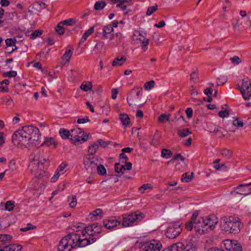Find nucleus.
<instances>
[{
  "mask_svg": "<svg viewBox=\"0 0 251 251\" xmlns=\"http://www.w3.org/2000/svg\"><path fill=\"white\" fill-rule=\"evenodd\" d=\"M223 246L227 251H242L241 246L236 241L226 240L223 242Z\"/></svg>",
  "mask_w": 251,
  "mask_h": 251,
  "instance_id": "nucleus-14",
  "label": "nucleus"
},
{
  "mask_svg": "<svg viewBox=\"0 0 251 251\" xmlns=\"http://www.w3.org/2000/svg\"><path fill=\"white\" fill-rule=\"evenodd\" d=\"M17 72L15 71H11L7 72H5L3 74L4 77L8 76L9 77H14L17 75Z\"/></svg>",
  "mask_w": 251,
  "mask_h": 251,
  "instance_id": "nucleus-54",
  "label": "nucleus"
},
{
  "mask_svg": "<svg viewBox=\"0 0 251 251\" xmlns=\"http://www.w3.org/2000/svg\"><path fill=\"white\" fill-rule=\"evenodd\" d=\"M113 31V26L110 25H107L103 27L102 36L104 38H107L109 35Z\"/></svg>",
  "mask_w": 251,
  "mask_h": 251,
  "instance_id": "nucleus-25",
  "label": "nucleus"
},
{
  "mask_svg": "<svg viewBox=\"0 0 251 251\" xmlns=\"http://www.w3.org/2000/svg\"><path fill=\"white\" fill-rule=\"evenodd\" d=\"M82 131L80 128L71 129L70 131L71 138H74L76 135L80 134Z\"/></svg>",
  "mask_w": 251,
  "mask_h": 251,
  "instance_id": "nucleus-48",
  "label": "nucleus"
},
{
  "mask_svg": "<svg viewBox=\"0 0 251 251\" xmlns=\"http://www.w3.org/2000/svg\"><path fill=\"white\" fill-rule=\"evenodd\" d=\"M181 223L179 222H173L167 228L166 237L169 239H174L178 236L182 231Z\"/></svg>",
  "mask_w": 251,
  "mask_h": 251,
  "instance_id": "nucleus-8",
  "label": "nucleus"
},
{
  "mask_svg": "<svg viewBox=\"0 0 251 251\" xmlns=\"http://www.w3.org/2000/svg\"><path fill=\"white\" fill-rule=\"evenodd\" d=\"M59 134L64 139H69L71 140L70 131L67 129L61 128L59 130Z\"/></svg>",
  "mask_w": 251,
  "mask_h": 251,
  "instance_id": "nucleus-32",
  "label": "nucleus"
},
{
  "mask_svg": "<svg viewBox=\"0 0 251 251\" xmlns=\"http://www.w3.org/2000/svg\"><path fill=\"white\" fill-rule=\"evenodd\" d=\"M221 154L223 157L227 159H229L232 157L233 152L232 151L230 150L224 149L221 150Z\"/></svg>",
  "mask_w": 251,
  "mask_h": 251,
  "instance_id": "nucleus-29",
  "label": "nucleus"
},
{
  "mask_svg": "<svg viewBox=\"0 0 251 251\" xmlns=\"http://www.w3.org/2000/svg\"><path fill=\"white\" fill-rule=\"evenodd\" d=\"M136 40H138L140 41L141 44L142 49L144 51H146L148 49V46L149 43V40L148 39L144 38L143 40H141L140 38L136 39Z\"/></svg>",
  "mask_w": 251,
  "mask_h": 251,
  "instance_id": "nucleus-36",
  "label": "nucleus"
},
{
  "mask_svg": "<svg viewBox=\"0 0 251 251\" xmlns=\"http://www.w3.org/2000/svg\"><path fill=\"white\" fill-rule=\"evenodd\" d=\"M190 80L194 83H196L198 81V76L195 72H193L191 74Z\"/></svg>",
  "mask_w": 251,
  "mask_h": 251,
  "instance_id": "nucleus-64",
  "label": "nucleus"
},
{
  "mask_svg": "<svg viewBox=\"0 0 251 251\" xmlns=\"http://www.w3.org/2000/svg\"><path fill=\"white\" fill-rule=\"evenodd\" d=\"M231 62L234 65H238L241 62V60L238 56H234L230 58Z\"/></svg>",
  "mask_w": 251,
  "mask_h": 251,
  "instance_id": "nucleus-60",
  "label": "nucleus"
},
{
  "mask_svg": "<svg viewBox=\"0 0 251 251\" xmlns=\"http://www.w3.org/2000/svg\"><path fill=\"white\" fill-rule=\"evenodd\" d=\"M42 33L43 31L42 30H36L31 34L30 38L32 39H34L37 37L40 36Z\"/></svg>",
  "mask_w": 251,
  "mask_h": 251,
  "instance_id": "nucleus-55",
  "label": "nucleus"
},
{
  "mask_svg": "<svg viewBox=\"0 0 251 251\" xmlns=\"http://www.w3.org/2000/svg\"><path fill=\"white\" fill-rule=\"evenodd\" d=\"M38 6H40L39 9H44L47 6L46 4L42 1L36 2L33 4V7L35 9H38V7H36Z\"/></svg>",
  "mask_w": 251,
  "mask_h": 251,
  "instance_id": "nucleus-53",
  "label": "nucleus"
},
{
  "mask_svg": "<svg viewBox=\"0 0 251 251\" xmlns=\"http://www.w3.org/2000/svg\"><path fill=\"white\" fill-rule=\"evenodd\" d=\"M143 89L141 87H135L130 90L127 97V103L130 106L139 104L142 106L146 102V100H142Z\"/></svg>",
  "mask_w": 251,
  "mask_h": 251,
  "instance_id": "nucleus-5",
  "label": "nucleus"
},
{
  "mask_svg": "<svg viewBox=\"0 0 251 251\" xmlns=\"http://www.w3.org/2000/svg\"><path fill=\"white\" fill-rule=\"evenodd\" d=\"M144 218V214L142 213H132L127 217L123 218L122 226L124 227L130 226L134 222L141 221Z\"/></svg>",
  "mask_w": 251,
  "mask_h": 251,
  "instance_id": "nucleus-9",
  "label": "nucleus"
},
{
  "mask_svg": "<svg viewBox=\"0 0 251 251\" xmlns=\"http://www.w3.org/2000/svg\"><path fill=\"white\" fill-rule=\"evenodd\" d=\"M98 174L100 176H104L106 174V170L104 166L102 165L99 164L97 167V170Z\"/></svg>",
  "mask_w": 251,
  "mask_h": 251,
  "instance_id": "nucleus-37",
  "label": "nucleus"
},
{
  "mask_svg": "<svg viewBox=\"0 0 251 251\" xmlns=\"http://www.w3.org/2000/svg\"><path fill=\"white\" fill-rule=\"evenodd\" d=\"M172 155L171 151L169 150L163 149L161 151V157L165 158H169Z\"/></svg>",
  "mask_w": 251,
  "mask_h": 251,
  "instance_id": "nucleus-42",
  "label": "nucleus"
},
{
  "mask_svg": "<svg viewBox=\"0 0 251 251\" xmlns=\"http://www.w3.org/2000/svg\"><path fill=\"white\" fill-rule=\"evenodd\" d=\"M30 163L28 165V170L31 174L36 178H44L47 179L49 176V174L44 171L41 168L46 161V159L41 156L40 151L36 150L30 155Z\"/></svg>",
  "mask_w": 251,
  "mask_h": 251,
  "instance_id": "nucleus-2",
  "label": "nucleus"
},
{
  "mask_svg": "<svg viewBox=\"0 0 251 251\" xmlns=\"http://www.w3.org/2000/svg\"><path fill=\"white\" fill-rule=\"evenodd\" d=\"M100 158L98 156L85 155L83 157V162L87 172L93 174L96 173L97 167L100 163Z\"/></svg>",
  "mask_w": 251,
  "mask_h": 251,
  "instance_id": "nucleus-7",
  "label": "nucleus"
},
{
  "mask_svg": "<svg viewBox=\"0 0 251 251\" xmlns=\"http://www.w3.org/2000/svg\"><path fill=\"white\" fill-rule=\"evenodd\" d=\"M194 177V173L192 172L191 175L189 173L184 174L181 177V181L185 182H189L191 181Z\"/></svg>",
  "mask_w": 251,
  "mask_h": 251,
  "instance_id": "nucleus-34",
  "label": "nucleus"
},
{
  "mask_svg": "<svg viewBox=\"0 0 251 251\" xmlns=\"http://www.w3.org/2000/svg\"><path fill=\"white\" fill-rule=\"evenodd\" d=\"M102 212L101 209L98 208L90 213L89 217V218L91 219V220L100 219L102 217Z\"/></svg>",
  "mask_w": 251,
  "mask_h": 251,
  "instance_id": "nucleus-22",
  "label": "nucleus"
},
{
  "mask_svg": "<svg viewBox=\"0 0 251 251\" xmlns=\"http://www.w3.org/2000/svg\"><path fill=\"white\" fill-rule=\"evenodd\" d=\"M101 226L98 223H94L85 228L82 231L83 236L87 234L89 236H94L95 233H99L101 231Z\"/></svg>",
  "mask_w": 251,
  "mask_h": 251,
  "instance_id": "nucleus-13",
  "label": "nucleus"
},
{
  "mask_svg": "<svg viewBox=\"0 0 251 251\" xmlns=\"http://www.w3.org/2000/svg\"><path fill=\"white\" fill-rule=\"evenodd\" d=\"M73 52L72 50H69L65 51V53L63 55L62 60L65 62H67L69 61L70 58L72 56Z\"/></svg>",
  "mask_w": 251,
  "mask_h": 251,
  "instance_id": "nucleus-40",
  "label": "nucleus"
},
{
  "mask_svg": "<svg viewBox=\"0 0 251 251\" xmlns=\"http://www.w3.org/2000/svg\"><path fill=\"white\" fill-rule=\"evenodd\" d=\"M42 145L55 148L57 145V142L53 138H46Z\"/></svg>",
  "mask_w": 251,
  "mask_h": 251,
  "instance_id": "nucleus-27",
  "label": "nucleus"
},
{
  "mask_svg": "<svg viewBox=\"0 0 251 251\" xmlns=\"http://www.w3.org/2000/svg\"><path fill=\"white\" fill-rule=\"evenodd\" d=\"M236 193L247 196L251 194V188H249L246 183H242L234 188Z\"/></svg>",
  "mask_w": 251,
  "mask_h": 251,
  "instance_id": "nucleus-17",
  "label": "nucleus"
},
{
  "mask_svg": "<svg viewBox=\"0 0 251 251\" xmlns=\"http://www.w3.org/2000/svg\"><path fill=\"white\" fill-rule=\"evenodd\" d=\"M14 207V202L11 201H7L5 204V210L11 211H12Z\"/></svg>",
  "mask_w": 251,
  "mask_h": 251,
  "instance_id": "nucleus-45",
  "label": "nucleus"
},
{
  "mask_svg": "<svg viewBox=\"0 0 251 251\" xmlns=\"http://www.w3.org/2000/svg\"><path fill=\"white\" fill-rule=\"evenodd\" d=\"M240 91L245 100L250 99L251 97V83L248 78L243 79L241 87H240Z\"/></svg>",
  "mask_w": 251,
  "mask_h": 251,
  "instance_id": "nucleus-12",
  "label": "nucleus"
},
{
  "mask_svg": "<svg viewBox=\"0 0 251 251\" xmlns=\"http://www.w3.org/2000/svg\"><path fill=\"white\" fill-rule=\"evenodd\" d=\"M120 222L115 218L112 217L103 220V225L107 229H113L114 227L120 225Z\"/></svg>",
  "mask_w": 251,
  "mask_h": 251,
  "instance_id": "nucleus-19",
  "label": "nucleus"
},
{
  "mask_svg": "<svg viewBox=\"0 0 251 251\" xmlns=\"http://www.w3.org/2000/svg\"><path fill=\"white\" fill-rule=\"evenodd\" d=\"M144 218V214L142 213H132L127 217L123 218L122 226L124 227L130 226L134 222L141 221Z\"/></svg>",
  "mask_w": 251,
  "mask_h": 251,
  "instance_id": "nucleus-10",
  "label": "nucleus"
},
{
  "mask_svg": "<svg viewBox=\"0 0 251 251\" xmlns=\"http://www.w3.org/2000/svg\"><path fill=\"white\" fill-rule=\"evenodd\" d=\"M217 84L218 86L222 85L227 80V77L225 75H221L217 78Z\"/></svg>",
  "mask_w": 251,
  "mask_h": 251,
  "instance_id": "nucleus-44",
  "label": "nucleus"
},
{
  "mask_svg": "<svg viewBox=\"0 0 251 251\" xmlns=\"http://www.w3.org/2000/svg\"><path fill=\"white\" fill-rule=\"evenodd\" d=\"M181 245L180 244H175L172 246L164 249L163 251H178V248H180Z\"/></svg>",
  "mask_w": 251,
  "mask_h": 251,
  "instance_id": "nucleus-41",
  "label": "nucleus"
},
{
  "mask_svg": "<svg viewBox=\"0 0 251 251\" xmlns=\"http://www.w3.org/2000/svg\"><path fill=\"white\" fill-rule=\"evenodd\" d=\"M98 143L99 146L102 147L103 148L106 147L108 145H109L111 143L110 141H104L102 139H99L97 142Z\"/></svg>",
  "mask_w": 251,
  "mask_h": 251,
  "instance_id": "nucleus-56",
  "label": "nucleus"
},
{
  "mask_svg": "<svg viewBox=\"0 0 251 251\" xmlns=\"http://www.w3.org/2000/svg\"><path fill=\"white\" fill-rule=\"evenodd\" d=\"M157 5L155 4L153 6H151L148 7L147 12H146V15L147 16H151L152 13H153L156 10H157Z\"/></svg>",
  "mask_w": 251,
  "mask_h": 251,
  "instance_id": "nucleus-49",
  "label": "nucleus"
},
{
  "mask_svg": "<svg viewBox=\"0 0 251 251\" xmlns=\"http://www.w3.org/2000/svg\"><path fill=\"white\" fill-rule=\"evenodd\" d=\"M160 134L157 131L155 132L154 134L153 139L151 142L150 143L151 145L156 146L158 145V141L160 140Z\"/></svg>",
  "mask_w": 251,
  "mask_h": 251,
  "instance_id": "nucleus-38",
  "label": "nucleus"
},
{
  "mask_svg": "<svg viewBox=\"0 0 251 251\" xmlns=\"http://www.w3.org/2000/svg\"><path fill=\"white\" fill-rule=\"evenodd\" d=\"M35 228V226L32 225L31 224H28L26 227L21 228L20 230L22 231L25 232V231H28L30 229H34Z\"/></svg>",
  "mask_w": 251,
  "mask_h": 251,
  "instance_id": "nucleus-62",
  "label": "nucleus"
},
{
  "mask_svg": "<svg viewBox=\"0 0 251 251\" xmlns=\"http://www.w3.org/2000/svg\"><path fill=\"white\" fill-rule=\"evenodd\" d=\"M204 93L208 96L207 102H210L212 99L211 97V95L212 94V89L211 87L207 88L203 91Z\"/></svg>",
  "mask_w": 251,
  "mask_h": 251,
  "instance_id": "nucleus-47",
  "label": "nucleus"
},
{
  "mask_svg": "<svg viewBox=\"0 0 251 251\" xmlns=\"http://www.w3.org/2000/svg\"><path fill=\"white\" fill-rule=\"evenodd\" d=\"M99 148V145L98 143L95 142L91 145H90L88 149V152L89 154L91 156H92V155L94 154L97 151Z\"/></svg>",
  "mask_w": 251,
  "mask_h": 251,
  "instance_id": "nucleus-31",
  "label": "nucleus"
},
{
  "mask_svg": "<svg viewBox=\"0 0 251 251\" xmlns=\"http://www.w3.org/2000/svg\"><path fill=\"white\" fill-rule=\"evenodd\" d=\"M89 137H90L89 133L85 134L84 131H82L80 134L76 135L74 138H71V140L75 145H77L87 141Z\"/></svg>",
  "mask_w": 251,
  "mask_h": 251,
  "instance_id": "nucleus-18",
  "label": "nucleus"
},
{
  "mask_svg": "<svg viewBox=\"0 0 251 251\" xmlns=\"http://www.w3.org/2000/svg\"><path fill=\"white\" fill-rule=\"evenodd\" d=\"M62 23L61 22H60L58 24L57 26L55 27V30L59 34V35H62L64 33V28L62 25Z\"/></svg>",
  "mask_w": 251,
  "mask_h": 251,
  "instance_id": "nucleus-51",
  "label": "nucleus"
},
{
  "mask_svg": "<svg viewBox=\"0 0 251 251\" xmlns=\"http://www.w3.org/2000/svg\"><path fill=\"white\" fill-rule=\"evenodd\" d=\"M170 114L166 115L165 114H161L158 117V121L160 123H163L165 121H169Z\"/></svg>",
  "mask_w": 251,
  "mask_h": 251,
  "instance_id": "nucleus-52",
  "label": "nucleus"
},
{
  "mask_svg": "<svg viewBox=\"0 0 251 251\" xmlns=\"http://www.w3.org/2000/svg\"><path fill=\"white\" fill-rule=\"evenodd\" d=\"M154 81L153 80H151L148 81L144 84V88L146 90H150L154 87Z\"/></svg>",
  "mask_w": 251,
  "mask_h": 251,
  "instance_id": "nucleus-59",
  "label": "nucleus"
},
{
  "mask_svg": "<svg viewBox=\"0 0 251 251\" xmlns=\"http://www.w3.org/2000/svg\"><path fill=\"white\" fill-rule=\"evenodd\" d=\"M115 170L117 173H121L123 174L124 173L126 168L124 165H121L120 163H117L115 165Z\"/></svg>",
  "mask_w": 251,
  "mask_h": 251,
  "instance_id": "nucleus-39",
  "label": "nucleus"
},
{
  "mask_svg": "<svg viewBox=\"0 0 251 251\" xmlns=\"http://www.w3.org/2000/svg\"><path fill=\"white\" fill-rule=\"evenodd\" d=\"M151 188H152V187L151 186L150 184H144L142 186L139 187V190L141 193H143L144 192L145 190H146V189H151Z\"/></svg>",
  "mask_w": 251,
  "mask_h": 251,
  "instance_id": "nucleus-61",
  "label": "nucleus"
},
{
  "mask_svg": "<svg viewBox=\"0 0 251 251\" xmlns=\"http://www.w3.org/2000/svg\"><path fill=\"white\" fill-rule=\"evenodd\" d=\"M76 233H72L64 237L58 245V251H70L75 248L74 241L78 240Z\"/></svg>",
  "mask_w": 251,
  "mask_h": 251,
  "instance_id": "nucleus-6",
  "label": "nucleus"
},
{
  "mask_svg": "<svg viewBox=\"0 0 251 251\" xmlns=\"http://www.w3.org/2000/svg\"><path fill=\"white\" fill-rule=\"evenodd\" d=\"M221 229L226 232L237 234L243 227L240 219L233 217L223 218L221 221Z\"/></svg>",
  "mask_w": 251,
  "mask_h": 251,
  "instance_id": "nucleus-4",
  "label": "nucleus"
},
{
  "mask_svg": "<svg viewBox=\"0 0 251 251\" xmlns=\"http://www.w3.org/2000/svg\"><path fill=\"white\" fill-rule=\"evenodd\" d=\"M199 212L195 211L192 214L189 222L186 223L185 227L189 231H191L193 228L195 230L200 234L206 233V229L205 228V221L204 217H199Z\"/></svg>",
  "mask_w": 251,
  "mask_h": 251,
  "instance_id": "nucleus-3",
  "label": "nucleus"
},
{
  "mask_svg": "<svg viewBox=\"0 0 251 251\" xmlns=\"http://www.w3.org/2000/svg\"><path fill=\"white\" fill-rule=\"evenodd\" d=\"M93 85L91 81H83L80 85V88L85 92L92 90Z\"/></svg>",
  "mask_w": 251,
  "mask_h": 251,
  "instance_id": "nucleus-24",
  "label": "nucleus"
},
{
  "mask_svg": "<svg viewBox=\"0 0 251 251\" xmlns=\"http://www.w3.org/2000/svg\"><path fill=\"white\" fill-rule=\"evenodd\" d=\"M68 165L67 164L62 163L58 167L56 171L58 172L60 174H63L65 172L64 169Z\"/></svg>",
  "mask_w": 251,
  "mask_h": 251,
  "instance_id": "nucleus-58",
  "label": "nucleus"
},
{
  "mask_svg": "<svg viewBox=\"0 0 251 251\" xmlns=\"http://www.w3.org/2000/svg\"><path fill=\"white\" fill-rule=\"evenodd\" d=\"M69 205L71 208L75 207L77 203L76 197L75 195H72L68 197Z\"/></svg>",
  "mask_w": 251,
  "mask_h": 251,
  "instance_id": "nucleus-33",
  "label": "nucleus"
},
{
  "mask_svg": "<svg viewBox=\"0 0 251 251\" xmlns=\"http://www.w3.org/2000/svg\"><path fill=\"white\" fill-rule=\"evenodd\" d=\"M2 103L8 106H13L14 102L13 100L10 98H3L1 99Z\"/></svg>",
  "mask_w": 251,
  "mask_h": 251,
  "instance_id": "nucleus-43",
  "label": "nucleus"
},
{
  "mask_svg": "<svg viewBox=\"0 0 251 251\" xmlns=\"http://www.w3.org/2000/svg\"><path fill=\"white\" fill-rule=\"evenodd\" d=\"M191 132L189 131V129L186 128L182 130L178 131V136L181 137H186L188 134H191Z\"/></svg>",
  "mask_w": 251,
  "mask_h": 251,
  "instance_id": "nucleus-50",
  "label": "nucleus"
},
{
  "mask_svg": "<svg viewBox=\"0 0 251 251\" xmlns=\"http://www.w3.org/2000/svg\"><path fill=\"white\" fill-rule=\"evenodd\" d=\"M94 31V27H91L88 30L86 31L85 33L83 34L81 39H80L79 41V44H83L84 41H85L87 39V38Z\"/></svg>",
  "mask_w": 251,
  "mask_h": 251,
  "instance_id": "nucleus-26",
  "label": "nucleus"
},
{
  "mask_svg": "<svg viewBox=\"0 0 251 251\" xmlns=\"http://www.w3.org/2000/svg\"><path fill=\"white\" fill-rule=\"evenodd\" d=\"M205 218V228L206 229V233L209 230H213L216 225L218 222V219L214 216H209Z\"/></svg>",
  "mask_w": 251,
  "mask_h": 251,
  "instance_id": "nucleus-16",
  "label": "nucleus"
},
{
  "mask_svg": "<svg viewBox=\"0 0 251 251\" xmlns=\"http://www.w3.org/2000/svg\"><path fill=\"white\" fill-rule=\"evenodd\" d=\"M120 119L123 125L125 126H128L130 124L129 118L126 114H121L120 116Z\"/></svg>",
  "mask_w": 251,
  "mask_h": 251,
  "instance_id": "nucleus-28",
  "label": "nucleus"
},
{
  "mask_svg": "<svg viewBox=\"0 0 251 251\" xmlns=\"http://www.w3.org/2000/svg\"><path fill=\"white\" fill-rule=\"evenodd\" d=\"M176 244H180L181 247L178 248V251H196V247L193 245H187L186 246L181 242H178Z\"/></svg>",
  "mask_w": 251,
  "mask_h": 251,
  "instance_id": "nucleus-23",
  "label": "nucleus"
},
{
  "mask_svg": "<svg viewBox=\"0 0 251 251\" xmlns=\"http://www.w3.org/2000/svg\"><path fill=\"white\" fill-rule=\"evenodd\" d=\"M76 236L77 237V238H78V240L74 241L75 247H84L88 245L94 243L97 240V238L96 237L91 238L90 237L89 238H85L80 239V236L76 233Z\"/></svg>",
  "mask_w": 251,
  "mask_h": 251,
  "instance_id": "nucleus-15",
  "label": "nucleus"
},
{
  "mask_svg": "<svg viewBox=\"0 0 251 251\" xmlns=\"http://www.w3.org/2000/svg\"><path fill=\"white\" fill-rule=\"evenodd\" d=\"M233 125L237 127H242L243 123L237 118L233 121Z\"/></svg>",
  "mask_w": 251,
  "mask_h": 251,
  "instance_id": "nucleus-63",
  "label": "nucleus"
},
{
  "mask_svg": "<svg viewBox=\"0 0 251 251\" xmlns=\"http://www.w3.org/2000/svg\"><path fill=\"white\" fill-rule=\"evenodd\" d=\"M162 245L160 242L153 239L150 242L144 243L140 251H160Z\"/></svg>",
  "mask_w": 251,
  "mask_h": 251,
  "instance_id": "nucleus-11",
  "label": "nucleus"
},
{
  "mask_svg": "<svg viewBox=\"0 0 251 251\" xmlns=\"http://www.w3.org/2000/svg\"><path fill=\"white\" fill-rule=\"evenodd\" d=\"M207 128L210 132L215 133L219 131V127L211 123L207 125Z\"/></svg>",
  "mask_w": 251,
  "mask_h": 251,
  "instance_id": "nucleus-46",
  "label": "nucleus"
},
{
  "mask_svg": "<svg viewBox=\"0 0 251 251\" xmlns=\"http://www.w3.org/2000/svg\"><path fill=\"white\" fill-rule=\"evenodd\" d=\"M22 246L18 244H12L1 247L0 251H22Z\"/></svg>",
  "mask_w": 251,
  "mask_h": 251,
  "instance_id": "nucleus-20",
  "label": "nucleus"
},
{
  "mask_svg": "<svg viewBox=\"0 0 251 251\" xmlns=\"http://www.w3.org/2000/svg\"><path fill=\"white\" fill-rule=\"evenodd\" d=\"M106 6V2L104 0H100L96 2L94 5V9L100 11L103 9Z\"/></svg>",
  "mask_w": 251,
  "mask_h": 251,
  "instance_id": "nucleus-35",
  "label": "nucleus"
},
{
  "mask_svg": "<svg viewBox=\"0 0 251 251\" xmlns=\"http://www.w3.org/2000/svg\"><path fill=\"white\" fill-rule=\"evenodd\" d=\"M61 22L63 25H72L76 23V21L73 19H69Z\"/></svg>",
  "mask_w": 251,
  "mask_h": 251,
  "instance_id": "nucleus-57",
  "label": "nucleus"
},
{
  "mask_svg": "<svg viewBox=\"0 0 251 251\" xmlns=\"http://www.w3.org/2000/svg\"><path fill=\"white\" fill-rule=\"evenodd\" d=\"M126 60V58L124 56L118 57L112 62V64L113 66H121Z\"/></svg>",
  "mask_w": 251,
  "mask_h": 251,
  "instance_id": "nucleus-30",
  "label": "nucleus"
},
{
  "mask_svg": "<svg viewBox=\"0 0 251 251\" xmlns=\"http://www.w3.org/2000/svg\"><path fill=\"white\" fill-rule=\"evenodd\" d=\"M12 236L9 234H0V248L6 245H10L9 243L11 240Z\"/></svg>",
  "mask_w": 251,
  "mask_h": 251,
  "instance_id": "nucleus-21",
  "label": "nucleus"
},
{
  "mask_svg": "<svg viewBox=\"0 0 251 251\" xmlns=\"http://www.w3.org/2000/svg\"><path fill=\"white\" fill-rule=\"evenodd\" d=\"M41 139L39 129L32 126H25L15 131L12 136L13 144L19 148H25L29 144L38 145Z\"/></svg>",
  "mask_w": 251,
  "mask_h": 251,
  "instance_id": "nucleus-1",
  "label": "nucleus"
}]
</instances>
